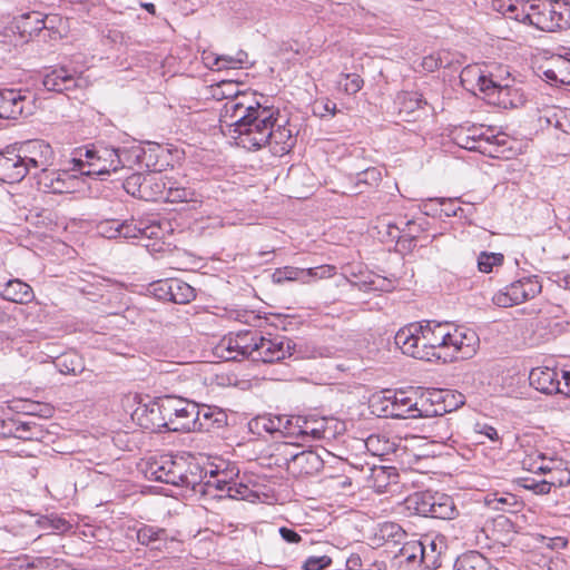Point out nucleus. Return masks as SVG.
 <instances>
[{
	"instance_id": "obj_1",
	"label": "nucleus",
	"mask_w": 570,
	"mask_h": 570,
	"mask_svg": "<svg viewBox=\"0 0 570 570\" xmlns=\"http://www.w3.org/2000/svg\"><path fill=\"white\" fill-rule=\"evenodd\" d=\"M394 341L404 354L428 362L470 358L479 347L473 330L436 321L411 323L396 332Z\"/></svg>"
},
{
	"instance_id": "obj_2",
	"label": "nucleus",
	"mask_w": 570,
	"mask_h": 570,
	"mask_svg": "<svg viewBox=\"0 0 570 570\" xmlns=\"http://www.w3.org/2000/svg\"><path fill=\"white\" fill-rule=\"evenodd\" d=\"M274 116H278L277 109L262 106L255 96H246L229 102L219 116V122L222 130L232 136L237 146L258 150L271 138Z\"/></svg>"
},
{
	"instance_id": "obj_3",
	"label": "nucleus",
	"mask_w": 570,
	"mask_h": 570,
	"mask_svg": "<svg viewBox=\"0 0 570 570\" xmlns=\"http://www.w3.org/2000/svg\"><path fill=\"white\" fill-rule=\"evenodd\" d=\"M142 150L138 147L114 148L104 145H94L86 148L83 158L72 159V170L80 175H109L120 169H130L141 158Z\"/></svg>"
},
{
	"instance_id": "obj_4",
	"label": "nucleus",
	"mask_w": 570,
	"mask_h": 570,
	"mask_svg": "<svg viewBox=\"0 0 570 570\" xmlns=\"http://www.w3.org/2000/svg\"><path fill=\"white\" fill-rule=\"evenodd\" d=\"M522 19L537 29L553 32L570 27V6L562 1L543 0L522 10Z\"/></svg>"
},
{
	"instance_id": "obj_5",
	"label": "nucleus",
	"mask_w": 570,
	"mask_h": 570,
	"mask_svg": "<svg viewBox=\"0 0 570 570\" xmlns=\"http://www.w3.org/2000/svg\"><path fill=\"white\" fill-rule=\"evenodd\" d=\"M406 503L409 509L423 517L451 520L458 513L453 499L440 492L414 493Z\"/></svg>"
},
{
	"instance_id": "obj_6",
	"label": "nucleus",
	"mask_w": 570,
	"mask_h": 570,
	"mask_svg": "<svg viewBox=\"0 0 570 570\" xmlns=\"http://www.w3.org/2000/svg\"><path fill=\"white\" fill-rule=\"evenodd\" d=\"M391 403V415L396 417L436 416L438 411L431 410L430 399L415 390L390 392L385 397Z\"/></svg>"
},
{
	"instance_id": "obj_7",
	"label": "nucleus",
	"mask_w": 570,
	"mask_h": 570,
	"mask_svg": "<svg viewBox=\"0 0 570 570\" xmlns=\"http://www.w3.org/2000/svg\"><path fill=\"white\" fill-rule=\"evenodd\" d=\"M146 476L150 480L173 484L176 487H188L190 481L187 474L186 462L176 460L171 455H161L147 463Z\"/></svg>"
},
{
	"instance_id": "obj_8",
	"label": "nucleus",
	"mask_w": 570,
	"mask_h": 570,
	"mask_svg": "<svg viewBox=\"0 0 570 570\" xmlns=\"http://www.w3.org/2000/svg\"><path fill=\"white\" fill-rule=\"evenodd\" d=\"M257 338L258 333L253 331H240L236 334H229L220 340L215 347V353L226 361H236L245 357H250L254 361Z\"/></svg>"
},
{
	"instance_id": "obj_9",
	"label": "nucleus",
	"mask_w": 570,
	"mask_h": 570,
	"mask_svg": "<svg viewBox=\"0 0 570 570\" xmlns=\"http://www.w3.org/2000/svg\"><path fill=\"white\" fill-rule=\"evenodd\" d=\"M541 283L537 276L518 279L492 297L493 304L499 307H510L534 298L541 292Z\"/></svg>"
},
{
	"instance_id": "obj_10",
	"label": "nucleus",
	"mask_w": 570,
	"mask_h": 570,
	"mask_svg": "<svg viewBox=\"0 0 570 570\" xmlns=\"http://www.w3.org/2000/svg\"><path fill=\"white\" fill-rule=\"evenodd\" d=\"M168 420V430L181 432H195V422L198 415V405L179 397H167L164 407Z\"/></svg>"
},
{
	"instance_id": "obj_11",
	"label": "nucleus",
	"mask_w": 570,
	"mask_h": 570,
	"mask_svg": "<svg viewBox=\"0 0 570 570\" xmlns=\"http://www.w3.org/2000/svg\"><path fill=\"white\" fill-rule=\"evenodd\" d=\"M237 475L235 469L210 470L208 480L204 483L203 492L213 498H232L243 495L246 487L238 484L234 476Z\"/></svg>"
},
{
	"instance_id": "obj_12",
	"label": "nucleus",
	"mask_w": 570,
	"mask_h": 570,
	"mask_svg": "<svg viewBox=\"0 0 570 570\" xmlns=\"http://www.w3.org/2000/svg\"><path fill=\"white\" fill-rule=\"evenodd\" d=\"M296 446L284 445L282 454L287 470L294 475H309L317 473L323 468V459L313 450L296 452Z\"/></svg>"
},
{
	"instance_id": "obj_13",
	"label": "nucleus",
	"mask_w": 570,
	"mask_h": 570,
	"mask_svg": "<svg viewBox=\"0 0 570 570\" xmlns=\"http://www.w3.org/2000/svg\"><path fill=\"white\" fill-rule=\"evenodd\" d=\"M16 146L29 173L32 169L38 171L53 165L55 153L48 142L33 139Z\"/></svg>"
},
{
	"instance_id": "obj_14",
	"label": "nucleus",
	"mask_w": 570,
	"mask_h": 570,
	"mask_svg": "<svg viewBox=\"0 0 570 570\" xmlns=\"http://www.w3.org/2000/svg\"><path fill=\"white\" fill-rule=\"evenodd\" d=\"M293 348L292 341L285 336L265 337L258 334L254 361L264 363L281 362L292 355Z\"/></svg>"
},
{
	"instance_id": "obj_15",
	"label": "nucleus",
	"mask_w": 570,
	"mask_h": 570,
	"mask_svg": "<svg viewBox=\"0 0 570 570\" xmlns=\"http://www.w3.org/2000/svg\"><path fill=\"white\" fill-rule=\"evenodd\" d=\"M510 75L507 72V78L498 79L495 76L491 86L487 90L484 98L489 104L502 108H517L523 104V96L518 88L512 87L510 83Z\"/></svg>"
},
{
	"instance_id": "obj_16",
	"label": "nucleus",
	"mask_w": 570,
	"mask_h": 570,
	"mask_svg": "<svg viewBox=\"0 0 570 570\" xmlns=\"http://www.w3.org/2000/svg\"><path fill=\"white\" fill-rule=\"evenodd\" d=\"M28 23H36V30L43 41L60 40L68 32V21L59 14H42L33 11L28 13Z\"/></svg>"
},
{
	"instance_id": "obj_17",
	"label": "nucleus",
	"mask_w": 570,
	"mask_h": 570,
	"mask_svg": "<svg viewBox=\"0 0 570 570\" xmlns=\"http://www.w3.org/2000/svg\"><path fill=\"white\" fill-rule=\"evenodd\" d=\"M29 174L17 146L7 147L0 153V181L14 184Z\"/></svg>"
},
{
	"instance_id": "obj_18",
	"label": "nucleus",
	"mask_w": 570,
	"mask_h": 570,
	"mask_svg": "<svg viewBox=\"0 0 570 570\" xmlns=\"http://www.w3.org/2000/svg\"><path fill=\"white\" fill-rule=\"evenodd\" d=\"M563 368L538 366L529 375L530 384L544 394H562Z\"/></svg>"
},
{
	"instance_id": "obj_19",
	"label": "nucleus",
	"mask_w": 570,
	"mask_h": 570,
	"mask_svg": "<svg viewBox=\"0 0 570 570\" xmlns=\"http://www.w3.org/2000/svg\"><path fill=\"white\" fill-rule=\"evenodd\" d=\"M287 119L284 117L274 116V120L269 128L271 138H268V142L266 146L269 147V150L275 156H284L288 154L295 145V137L293 131L287 126Z\"/></svg>"
},
{
	"instance_id": "obj_20",
	"label": "nucleus",
	"mask_w": 570,
	"mask_h": 570,
	"mask_svg": "<svg viewBox=\"0 0 570 570\" xmlns=\"http://www.w3.org/2000/svg\"><path fill=\"white\" fill-rule=\"evenodd\" d=\"M489 132L490 128L482 125L460 126L452 131V139L461 148L483 151L485 140H489Z\"/></svg>"
},
{
	"instance_id": "obj_21",
	"label": "nucleus",
	"mask_w": 570,
	"mask_h": 570,
	"mask_svg": "<svg viewBox=\"0 0 570 570\" xmlns=\"http://www.w3.org/2000/svg\"><path fill=\"white\" fill-rule=\"evenodd\" d=\"M78 72L63 66L52 67L46 70L42 85L48 91L63 92L78 87Z\"/></svg>"
},
{
	"instance_id": "obj_22",
	"label": "nucleus",
	"mask_w": 570,
	"mask_h": 570,
	"mask_svg": "<svg viewBox=\"0 0 570 570\" xmlns=\"http://www.w3.org/2000/svg\"><path fill=\"white\" fill-rule=\"evenodd\" d=\"M167 405V397L159 401H150L147 404L138 406L134 416L137 417L139 424L145 429H156L166 426L168 429V420L165 416L164 407Z\"/></svg>"
},
{
	"instance_id": "obj_23",
	"label": "nucleus",
	"mask_w": 570,
	"mask_h": 570,
	"mask_svg": "<svg viewBox=\"0 0 570 570\" xmlns=\"http://www.w3.org/2000/svg\"><path fill=\"white\" fill-rule=\"evenodd\" d=\"M494 77V75L487 73L479 66H468L463 68L460 75L461 83L465 89L474 94L480 91L483 95H485Z\"/></svg>"
},
{
	"instance_id": "obj_24",
	"label": "nucleus",
	"mask_w": 570,
	"mask_h": 570,
	"mask_svg": "<svg viewBox=\"0 0 570 570\" xmlns=\"http://www.w3.org/2000/svg\"><path fill=\"white\" fill-rule=\"evenodd\" d=\"M407 538V533L401 525L394 522H384L379 524L370 540L373 547H382L385 544L396 547Z\"/></svg>"
},
{
	"instance_id": "obj_25",
	"label": "nucleus",
	"mask_w": 570,
	"mask_h": 570,
	"mask_svg": "<svg viewBox=\"0 0 570 570\" xmlns=\"http://www.w3.org/2000/svg\"><path fill=\"white\" fill-rule=\"evenodd\" d=\"M24 102L21 90H0V119H17L24 110Z\"/></svg>"
},
{
	"instance_id": "obj_26",
	"label": "nucleus",
	"mask_w": 570,
	"mask_h": 570,
	"mask_svg": "<svg viewBox=\"0 0 570 570\" xmlns=\"http://www.w3.org/2000/svg\"><path fill=\"white\" fill-rule=\"evenodd\" d=\"M169 178L157 173L145 175L140 198L150 202L164 200Z\"/></svg>"
},
{
	"instance_id": "obj_27",
	"label": "nucleus",
	"mask_w": 570,
	"mask_h": 570,
	"mask_svg": "<svg viewBox=\"0 0 570 570\" xmlns=\"http://www.w3.org/2000/svg\"><path fill=\"white\" fill-rule=\"evenodd\" d=\"M544 77L554 82L570 85V56L556 55L550 59V67L543 70Z\"/></svg>"
},
{
	"instance_id": "obj_28",
	"label": "nucleus",
	"mask_w": 570,
	"mask_h": 570,
	"mask_svg": "<svg viewBox=\"0 0 570 570\" xmlns=\"http://www.w3.org/2000/svg\"><path fill=\"white\" fill-rule=\"evenodd\" d=\"M1 296L6 301L18 304H27L35 298L31 286L18 278L6 283L1 291Z\"/></svg>"
},
{
	"instance_id": "obj_29",
	"label": "nucleus",
	"mask_w": 570,
	"mask_h": 570,
	"mask_svg": "<svg viewBox=\"0 0 570 570\" xmlns=\"http://www.w3.org/2000/svg\"><path fill=\"white\" fill-rule=\"evenodd\" d=\"M210 95L216 100H226L224 104L220 115L225 111L227 105L237 98H244L246 96H255L250 92H243L239 90V83L233 80H222L218 83L210 87Z\"/></svg>"
},
{
	"instance_id": "obj_30",
	"label": "nucleus",
	"mask_w": 570,
	"mask_h": 570,
	"mask_svg": "<svg viewBox=\"0 0 570 570\" xmlns=\"http://www.w3.org/2000/svg\"><path fill=\"white\" fill-rule=\"evenodd\" d=\"M226 422V414L210 406H198L197 421L195 422V432H209L213 429L222 428Z\"/></svg>"
},
{
	"instance_id": "obj_31",
	"label": "nucleus",
	"mask_w": 570,
	"mask_h": 570,
	"mask_svg": "<svg viewBox=\"0 0 570 570\" xmlns=\"http://www.w3.org/2000/svg\"><path fill=\"white\" fill-rule=\"evenodd\" d=\"M137 540L140 544L161 550L166 547L169 535L163 528L144 524L137 530Z\"/></svg>"
},
{
	"instance_id": "obj_32",
	"label": "nucleus",
	"mask_w": 570,
	"mask_h": 570,
	"mask_svg": "<svg viewBox=\"0 0 570 570\" xmlns=\"http://www.w3.org/2000/svg\"><path fill=\"white\" fill-rule=\"evenodd\" d=\"M445 544L443 539H431L424 541L423 552L421 556V563L428 570H436L442 564L443 551Z\"/></svg>"
},
{
	"instance_id": "obj_33",
	"label": "nucleus",
	"mask_w": 570,
	"mask_h": 570,
	"mask_svg": "<svg viewBox=\"0 0 570 570\" xmlns=\"http://www.w3.org/2000/svg\"><path fill=\"white\" fill-rule=\"evenodd\" d=\"M539 122L548 127H553L564 134L570 135V109L552 107L543 111Z\"/></svg>"
},
{
	"instance_id": "obj_34",
	"label": "nucleus",
	"mask_w": 570,
	"mask_h": 570,
	"mask_svg": "<svg viewBox=\"0 0 570 570\" xmlns=\"http://www.w3.org/2000/svg\"><path fill=\"white\" fill-rule=\"evenodd\" d=\"M428 431L425 436L434 445H445L452 440L453 431L448 419L438 416L434 417L426 426Z\"/></svg>"
},
{
	"instance_id": "obj_35",
	"label": "nucleus",
	"mask_w": 570,
	"mask_h": 570,
	"mask_svg": "<svg viewBox=\"0 0 570 570\" xmlns=\"http://www.w3.org/2000/svg\"><path fill=\"white\" fill-rule=\"evenodd\" d=\"M327 424L328 421L325 417H303L302 430L297 431L301 432L302 438L311 436L314 440L330 439L333 436V433L330 431Z\"/></svg>"
},
{
	"instance_id": "obj_36",
	"label": "nucleus",
	"mask_w": 570,
	"mask_h": 570,
	"mask_svg": "<svg viewBox=\"0 0 570 570\" xmlns=\"http://www.w3.org/2000/svg\"><path fill=\"white\" fill-rule=\"evenodd\" d=\"M485 505L494 511L515 512L520 507L517 497L508 492L489 493L484 498Z\"/></svg>"
},
{
	"instance_id": "obj_37",
	"label": "nucleus",
	"mask_w": 570,
	"mask_h": 570,
	"mask_svg": "<svg viewBox=\"0 0 570 570\" xmlns=\"http://www.w3.org/2000/svg\"><path fill=\"white\" fill-rule=\"evenodd\" d=\"M473 433L476 436L478 444H489L492 450L502 449V435L491 424L476 422L473 425Z\"/></svg>"
},
{
	"instance_id": "obj_38",
	"label": "nucleus",
	"mask_w": 570,
	"mask_h": 570,
	"mask_svg": "<svg viewBox=\"0 0 570 570\" xmlns=\"http://www.w3.org/2000/svg\"><path fill=\"white\" fill-rule=\"evenodd\" d=\"M382 179V173L379 168L371 167L355 176L353 186L351 187L352 195H360L367 191L370 188L376 187Z\"/></svg>"
},
{
	"instance_id": "obj_39",
	"label": "nucleus",
	"mask_w": 570,
	"mask_h": 570,
	"mask_svg": "<svg viewBox=\"0 0 570 570\" xmlns=\"http://www.w3.org/2000/svg\"><path fill=\"white\" fill-rule=\"evenodd\" d=\"M365 448L376 456H385L401 451L400 445H397L394 440H390L387 436L380 434L370 435L365 440Z\"/></svg>"
},
{
	"instance_id": "obj_40",
	"label": "nucleus",
	"mask_w": 570,
	"mask_h": 570,
	"mask_svg": "<svg viewBox=\"0 0 570 570\" xmlns=\"http://www.w3.org/2000/svg\"><path fill=\"white\" fill-rule=\"evenodd\" d=\"M433 446L434 444L425 435H410L404 439V445L401 450L411 451L413 456L420 459L434 455Z\"/></svg>"
},
{
	"instance_id": "obj_41",
	"label": "nucleus",
	"mask_w": 570,
	"mask_h": 570,
	"mask_svg": "<svg viewBox=\"0 0 570 570\" xmlns=\"http://www.w3.org/2000/svg\"><path fill=\"white\" fill-rule=\"evenodd\" d=\"M455 570H499L479 552H469L456 559Z\"/></svg>"
},
{
	"instance_id": "obj_42",
	"label": "nucleus",
	"mask_w": 570,
	"mask_h": 570,
	"mask_svg": "<svg viewBox=\"0 0 570 570\" xmlns=\"http://www.w3.org/2000/svg\"><path fill=\"white\" fill-rule=\"evenodd\" d=\"M198 195L197 193L189 188L179 185L176 180L169 178V183L167 186V191L165 196V202L168 203H189L197 202Z\"/></svg>"
},
{
	"instance_id": "obj_43",
	"label": "nucleus",
	"mask_w": 570,
	"mask_h": 570,
	"mask_svg": "<svg viewBox=\"0 0 570 570\" xmlns=\"http://www.w3.org/2000/svg\"><path fill=\"white\" fill-rule=\"evenodd\" d=\"M397 104L400 112L410 116L415 110L423 108L428 105L426 100L423 99L422 94L417 91H403L397 96Z\"/></svg>"
},
{
	"instance_id": "obj_44",
	"label": "nucleus",
	"mask_w": 570,
	"mask_h": 570,
	"mask_svg": "<svg viewBox=\"0 0 570 570\" xmlns=\"http://www.w3.org/2000/svg\"><path fill=\"white\" fill-rule=\"evenodd\" d=\"M282 420H279L278 415L264 414L258 415L249 421V429L252 432L262 434L266 433H279Z\"/></svg>"
},
{
	"instance_id": "obj_45",
	"label": "nucleus",
	"mask_w": 570,
	"mask_h": 570,
	"mask_svg": "<svg viewBox=\"0 0 570 570\" xmlns=\"http://www.w3.org/2000/svg\"><path fill=\"white\" fill-rule=\"evenodd\" d=\"M306 275L305 268L285 266L275 269L273 273V281L278 284L283 282H299L302 284H306Z\"/></svg>"
},
{
	"instance_id": "obj_46",
	"label": "nucleus",
	"mask_w": 570,
	"mask_h": 570,
	"mask_svg": "<svg viewBox=\"0 0 570 570\" xmlns=\"http://www.w3.org/2000/svg\"><path fill=\"white\" fill-rule=\"evenodd\" d=\"M168 289L170 299L178 304L187 303L195 296L194 288L190 285L177 279L169 283Z\"/></svg>"
},
{
	"instance_id": "obj_47",
	"label": "nucleus",
	"mask_w": 570,
	"mask_h": 570,
	"mask_svg": "<svg viewBox=\"0 0 570 570\" xmlns=\"http://www.w3.org/2000/svg\"><path fill=\"white\" fill-rule=\"evenodd\" d=\"M400 546L399 554L403 557L407 562H414L417 559L421 561L423 552L424 541L405 539Z\"/></svg>"
},
{
	"instance_id": "obj_48",
	"label": "nucleus",
	"mask_w": 570,
	"mask_h": 570,
	"mask_svg": "<svg viewBox=\"0 0 570 570\" xmlns=\"http://www.w3.org/2000/svg\"><path fill=\"white\" fill-rule=\"evenodd\" d=\"M364 81L357 73H342L338 80V88L347 95H355L363 88Z\"/></svg>"
},
{
	"instance_id": "obj_49",
	"label": "nucleus",
	"mask_w": 570,
	"mask_h": 570,
	"mask_svg": "<svg viewBox=\"0 0 570 570\" xmlns=\"http://www.w3.org/2000/svg\"><path fill=\"white\" fill-rule=\"evenodd\" d=\"M248 56L245 51L239 50L236 55H220L219 71L228 69H240L248 63Z\"/></svg>"
},
{
	"instance_id": "obj_50",
	"label": "nucleus",
	"mask_w": 570,
	"mask_h": 570,
	"mask_svg": "<svg viewBox=\"0 0 570 570\" xmlns=\"http://www.w3.org/2000/svg\"><path fill=\"white\" fill-rule=\"evenodd\" d=\"M279 420H282L281 426H279V433L284 436H293V438H299L301 432L297 430H302L301 425L303 422L302 416H287V415H278Z\"/></svg>"
},
{
	"instance_id": "obj_51",
	"label": "nucleus",
	"mask_w": 570,
	"mask_h": 570,
	"mask_svg": "<svg viewBox=\"0 0 570 570\" xmlns=\"http://www.w3.org/2000/svg\"><path fill=\"white\" fill-rule=\"evenodd\" d=\"M503 259L504 257L500 253L482 252L478 257V268L482 273H491L494 267L502 265Z\"/></svg>"
},
{
	"instance_id": "obj_52",
	"label": "nucleus",
	"mask_w": 570,
	"mask_h": 570,
	"mask_svg": "<svg viewBox=\"0 0 570 570\" xmlns=\"http://www.w3.org/2000/svg\"><path fill=\"white\" fill-rule=\"evenodd\" d=\"M60 174L61 171L50 169V167H47L46 169H39L35 173L38 188L43 193H51L56 183L55 176H59Z\"/></svg>"
},
{
	"instance_id": "obj_53",
	"label": "nucleus",
	"mask_w": 570,
	"mask_h": 570,
	"mask_svg": "<svg viewBox=\"0 0 570 570\" xmlns=\"http://www.w3.org/2000/svg\"><path fill=\"white\" fill-rule=\"evenodd\" d=\"M57 367L63 374L76 375L82 371L80 358L75 354H66L57 362Z\"/></svg>"
},
{
	"instance_id": "obj_54",
	"label": "nucleus",
	"mask_w": 570,
	"mask_h": 570,
	"mask_svg": "<svg viewBox=\"0 0 570 570\" xmlns=\"http://www.w3.org/2000/svg\"><path fill=\"white\" fill-rule=\"evenodd\" d=\"M144 220H124L119 223L118 237L139 238L142 237Z\"/></svg>"
},
{
	"instance_id": "obj_55",
	"label": "nucleus",
	"mask_w": 570,
	"mask_h": 570,
	"mask_svg": "<svg viewBox=\"0 0 570 570\" xmlns=\"http://www.w3.org/2000/svg\"><path fill=\"white\" fill-rule=\"evenodd\" d=\"M56 183L51 194L71 193L76 187V178L66 171H61L59 176H55Z\"/></svg>"
},
{
	"instance_id": "obj_56",
	"label": "nucleus",
	"mask_w": 570,
	"mask_h": 570,
	"mask_svg": "<svg viewBox=\"0 0 570 570\" xmlns=\"http://www.w3.org/2000/svg\"><path fill=\"white\" fill-rule=\"evenodd\" d=\"M498 10L500 12H502V14L509 19H513L515 21H520L522 23L529 24V21H524L522 19V10L528 11L525 9V4H517V3H512L511 1H508V2L501 3L500 7L498 8Z\"/></svg>"
},
{
	"instance_id": "obj_57",
	"label": "nucleus",
	"mask_w": 570,
	"mask_h": 570,
	"mask_svg": "<svg viewBox=\"0 0 570 570\" xmlns=\"http://www.w3.org/2000/svg\"><path fill=\"white\" fill-rule=\"evenodd\" d=\"M450 61L443 57L442 52L431 53L422 59L421 67L428 72H433L440 67H446Z\"/></svg>"
},
{
	"instance_id": "obj_58",
	"label": "nucleus",
	"mask_w": 570,
	"mask_h": 570,
	"mask_svg": "<svg viewBox=\"0 0 570 570\" xmlns=\"http://www.w3.org/2000/svg\"><path fill=\"white\" fill-rule=\"evenodd\" d=\"M548 480L551 487H564L570 483V471L564 461L549 474Z\"/></svg>"
},
{
	"instance_id": "obj_59",
	"label": "nucleus",
	"mask_w": 570,
	"mask_h": 570,
	"mask_svg": "<svg viewBox=\"0 0 570 570\" xmlns=\"http://www.w3.org/2000/svg\"><path fill=\"white\" fill-rule=\"evenodd\" d=\"M335 266L333 265H322L313 268H305L306 275V284L311 283L314 279H323L330 278L335 274Z\"/></svg>"
},
{
	"instance_id": "obj_60",
	"label": "nucleus",
	"mask_w": 570,
	"mask_h": 570,
	"mask_svg": "<svg viewBox=\"0 0 570 570\" xmlns=\"http://www.w3.org/2000/svg\"><path fill=\"white\" fill-rule=\"evenodd\" d=\"M541 452L540 450H532L527 453L521 461L522 468L529 472L539 473L542 470V465H540Z\"/></svg>"
},
{
	"instance_id": "obj_61",
	"label": "nucleus",
	"mask_w": 570,
	"mask_h": 570,
	"mask_svg": "<svg viewBox=\"0 0 570 570\" xmlns=\"http://www.w3.org/2000/svg\"><path fill=\"white\" fill-rule=\"evenodd\" d=\"M145 175L132 174L124 181V188L128 194L140 198V190H142Z\"/></svg>"
},
{
	"instance_id": "obj_62",
	"label": "nucleus",
	"mask_w": 570,
	"mask_h": 570,
	"mask_svg": "<svg viewBox=\"0 0 570 570\" xmlns=\"http://www.w3.org/2000/svg\"><path fill=\"white\" fill-rule=\"evenodd\" d=\"M541 463L540 465H542V470H540L539 473L541 474H550L553 472V470L560 465H562V459L557 456L556 454L553 453H547V452H541V459H540Z\"/></svg>"
},
{
	"instance_id": "obj_63",
	"label": "nucleus",
	"mask_w": 570,
	"mask_h": 570,
	"mask_svg": "<svg viewBox=\"0 0 570 570\" xmlns=\"http://www.w3.org/2000/svg\"><path fill=\"white\" fill-rule=\"evenodd\" d=\"M119 223L116 219H108L105 222H101L98 226V234L101 235L105 238H117L118 237V229H119Z\"/></svg>"
},
{
	"instance_id": "obj_64",
	"label": "nucleus",
	"mask_w": 570,
	"mask_h": 570,
	"mask_svg": "<svg viewBox=\"0 0 570 570\" xmlns=\"http://www.w3.org/2000/svg\"><path fill=\"white\" fill-rule=\"evenodd\" d=\"M332 563V560L327 556L322 557H309L303 566L304 570H322L328 567Z\"/></svg>"
}]
</instances>
